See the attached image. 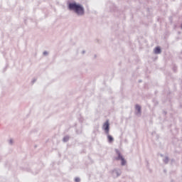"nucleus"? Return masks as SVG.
<instances>
[{
    "label": "nucleus",
    "mask_w": 182,
    "mask_h": 182,
    "mask_svg": "<svg viewBox=\"0 0 182 182\" xmlns=\"http://www.w3.org/2000/svg\"><path fill=\"white\" fill-rule=\"evenodd\" d=\"M154 52L155 55H160V53H161V48L159 46L156 47L154 50Z\"/></svg>",
    "instance_id": "6"
},
{
    "label": "nucleus",
    "mask_w": 182,
    "mask_h": 182,
    "mask_svg": "<svg viewBox=\"0 0 182 182\" xmlns=\"http://www.w3.org/2000/svg\"><path fill=\"white\" fill-rule=\"evenodd\" d=\"M43 54L45 56L48 55V51H44V52L43 53Z\"/></svg>",
    "instance_id": "12"
},
{
    "label": "nucleus",
    "mask_w": 182,
    "mask_h": 182,
    "mask_svg": "<svg viewBox=\"0 0 182 182\" xmlns=\"http://www.w3.org/2000/svg\"><path fill=\"white\" fill-rule=\"evenodd\" d=\"M9 144L11 145L14 144V139H9Z\"/></svg>",
    "instance_id": "10"
},
{
    "label": "nucleus",
    "mask_w": 182,
    "mask_h": 182,
    "mask_svg": "<svg viewBox=\"0 0 182 182\" xmlns=\"http://www.w3.org/2000/svg\"><path fill=\"white\" fill-rule=\"evenodd\" d=\"M122 174V171L120 169L116 168L112 171V176L114 178L119 177Z\"/></svg>",
    "instance_id": "4"
},
{
    "label": "nucleus",
    "mask_w": 182,
    "mask_h": 182,
    "mask_svg": "<svg viewBox=\"0 0 182 182\" xmlns=\"http://www.w3.org/2000/svg\"><path fill=\"white\" fill-rule=\"evenodd\" d=\"M68 9H69L71 12H73V14H75V15H76V16L78 18L85 16V6L76 1L69 3L68 5Z\"/></svg>",
    "instance_id": "1"
},
{
    "label": "nucleus",
    "mask_w": 182,
    "mask_h": 182,
    "mask_svg": "<svg viewBox=\"0 0 182 182\" xmlns=\"http://www.w3.org/2000/svg\"><path fill=\"white\" fill-rule=\"evenodd\" d=\"M63 140L64 142L69 141V136H65Z\"/></svg>",
    "instance_id": "8"
},
{
    "label": "nucleus",
    "mask_w": 182,
    "mask_h": 182,
    "mask_svg": "<svg viewBox=\"0 0 182 182\" xmlns=\"http://www.w3.org/2000/svg\"><path fill=\"white\" fill-rule=\"evenodd\" d=\"M109 126H110V124H109L108 121H106L102 126V129L103 130H105L106 134H109Z\"/></svg>",
    "instance_id": "3"
},
{
    "label": "nucleus",
    "mask_w": 182,
    "mask_h": 182,
    "mask_svg": "<svg viewBox=\"0 0 182 182\" xmlns=\"http://www.w3.org/2000/svg\"><path fill=\"white\" fill-rule=\"evenodd\" d=\"M75 182H80V178H75Z\"/></svg>",
    "instance_id": "11"
},
{
    "label": "nucleus",
    "mask_w": 182,
    "mask_h": 182,
    "mask_svg": "<svg viewBox=\"0 0 182 182\" xmlns=\"http://www.w3.org/2000/svg\"><path fill=\"white\" fill-rule=\"evenodd\" d=\"M116 153L118 156L117 159L122 161V162H121L122 166H126V160L124 159V158H123L122 154H120V151L118 149H116Z\"/></svg>",
    "instance_id": "2"
},
{
    "label": "nucleus",
    "mask_w": 182,
    "mask_h": 182,
    "mask_svg": "<svg viewBox=\"0 0 182 182\" xmlns=\"http://www.w3.org/2000/svg\"><path fill=\"white\" fill-rule=\"evenodd\" d=\"M82 55H85V53H86V51L82 50Z\"/></svg>",
    "instance_id": "13"
},
{
    "label": "nucleus",
    "mask_w": 182,
    "mask_h": 182,
    "mask_svg": "<svg viewBox=\"0 0 182 182\" xmlns=\"http://www.w3.org/2000/svg\"><path fill=\"white\" fill-rule=\"evenodd\" d=\"M135 109H136V115L137 116H140V114H141V107H140V105H136V106H135Z\"/></svg>",
    "instance_id": "5"
},
{
    "label": "nucleus",
    "mask_w": 182,
    "mask_h": 182,
    "mask_svg": "<svg viewBox=\"0 0 182 182\" xmlns=\"http://www.w3.org/2000/svg\"><path fill=\"white\" fill-rule=\"evenodd\" d=\"M107 139H108V141L109 143H113V141H114V139L113 138V136H112L110 134H107Z\"/></svg>",
    "instance_id": "7"
},
{
    "label": "nucleus",
    "mask_w": 182,
    "mask_h": 182,
    "mask_svg": "<svg viewBox=\"0 0 182 182\" xmlns=\"http://www.w3.org/2000/svg\"><path fill=\"white\" fill-rule=\"evenodd\" d=\"M164 161L166 164H167V163H168V157L166 156L165 159H164Z\"/></svg>",
    "instance_id": "9"
}]
</instances>
